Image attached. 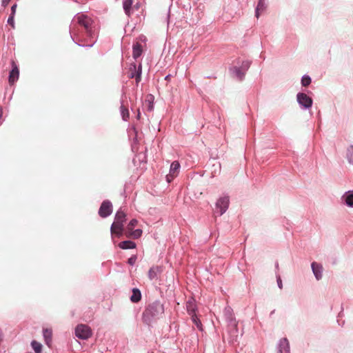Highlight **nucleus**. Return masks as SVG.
Returning <instances> with one entry per match:
<instances>
[{
    "label": "nucleus",
    "instance_id": "obj_34",
    "mask_svg": "<svg viewBox=\"0 0 353 353\" xmlns=\"http://www.w3.org/2000/svg\"><path fill=\"white\" fill-rule=\"evenodd\" d=\"M10 1V0H2V6H7Z\"/></svg>",
    "mask_w": 353,
    "mask_h": 353
},
{
    "label": "nucleus",
    "instance_id": "obj_30",
    "mask_svg": "<svg viewBox=\"0 0 353 353\" xmlns=\"http://www.w3.org/2000/svg\"><path fill=\"white\" fill-rule=\"evenodd\" d=\"M235 70H236V74L237 77L239 78L240 79H241L244 75V73L241 72V70L237 68H235Z\"/></svg>",
    "mask_w": 353,
    "mask_h": 353
},
{
    "label": "nucleus",
    "instance_id": "obj_37",
    "mask_svg": "<svg viewBox=\"0 0 353 353\" xmlns=\"http://www.w3.org/2000/svg\"><path fill=\"white\" fill-rule=\"evenodd\" d=\"M137 118H138V119H139V118H140V112H139V113H138Z\"/></svg>",
    "mask_w": 353,
    "mask_h": 353
},
{
    "label": "nucleus",
    "instance_id": "obj_7",
    "mask_svg": "<svg viewBox=\"0 0 353 353\" xmlns=\"http://www.w3.org/2000/svg\"><path fill=\"white\" fill-rule=\"evenodd\" d=\"M180 170V164L178 161H174L171 163L170 173L166 176L168 183H170L176 176H178Z\"/></svg>",
    "mask_w": 353,
    "mask_h": 353
},
{
    "label": "nucleus",
    "instance_id": "obj_8",
    "mask_svg": "<svg viewBox=\"0 0 353 353\" xmlns=\"http://www.w3.org/2000/svg\"><path fill=\"white\" fill-rule=\"evenodd\" d=\"M112 212V203L109 201H104L99 208V214L105 218L109 216Z\"/></svg>",
    "mask_w": 353,
    "mask_h": 353
},
{
    "label": "nucleus",
    "instance_id": "obj_3",
    "mask_svg": "<svg viewBox=\"0 0 353 353\" xmlns=\"http://www.w3.org/2000/svg\"><path fill=\"white\" fill-rule=\"evenodd\" d=\"M164 308L160 302H154L149 305L146 308L144 314L151 316L152 317H157L163 313Z\"/></svg>",
    "mask_w": 353,
    "mask_h": 353
},
{
    "label": "nucleus",
    "instance_id": "obj_24",
    "mask_svg": "<svg viewBox=\"0 0 353 353\" xmlns=\"http://www.w3.org/2000/svg\"><path fill=\"white\" fill-rule=\"evenodd\" d=\"M137 223L138 221L137 219L131 220L126 228L125 232H129L130 231L133 230L134 227L137 225Z\"/></svg>",
    "mask_w": 353,
    "mask_h": 353
},
{
    "label": "nucleus",
    "instance_id": "obj_14",
    "mask_svg": "<svg viewBox=\"0 0 353 353\" xmlns=\"http://www.w3.org/2000/svg\"><path fill=\"white\" fill-rule=\"evenodd\" d=\"M43 337L46 341V343L48 346H50V343L52 342V332L51 329H43Z\"/></svg>",
    "mask_w": 353,
    "mask_h": 353
},
{
    "label": "nucleus",
    "instance_id": "obj_25",
    "mask_svg": "<svg viewBox=\"0 0 353 353\" xmlns=\"http://www.w3.org/2000/svg\"><path fill=\"white\" fill-rule=\"evenodd\" d=\"M264 4H265V3H264V1L263 0H260L259 1L257 7H256V17H259V12L262 11L263 10Z\"/></svg>",
    "mask_w": 353,
    "mask_h": 353
},
{
    "label": "nucleus",
    "instance_id": "obj_11",
    "mask_svg": "<svg viewBox=\"0 0 353 353\" xmlns=\"http://www.w3.org/2000/svg\"><path fill=\"white\" fill-rule=\"evenodd\" d=\"M279 348V353H290V344L286 338L280 340Z\"/></svg>",
    "mask_w": 353,
    "mask_h": 353
},
{
    "label": "nucleus",
    "instance_id": "obj_16",
    "mask_svg": "<svg viewBox=\"0 0 353 353\" xmlns=\"http://www.w3.org/2000/svg\"><path fill=\"white\" fill-rule=\"evenodd\" d=\"M125 234L128 238L138 239L142 235V230L141 229L133 230L129 232H125Z\"/></svg>",
    "mask_w": 353,
    "mask_h": 353
},
{
    "label": "nucleus",
    "instance_id": "obj_22",
    "mask_svg": "<svg viewBox=\"0 0 353 353\" xmlns=\"http://www.w3.org/2000/svg\"><path fill=\"white\" fill-rule=\"evenodd\" d=\"M121 114L123 120L127 121L129 119L130 113L128 108L123 104L121 105Z\"/></svg>",
    "mask_w": 353,
    "mask_h": 353
},
{
    "label": "nucleus",
    "instance_id": "obj_13",
    "mask_svg": "<svg viewBox=\"0 0 353 353\" xmlns=\"http://www.w3.org/2000/svg\"><path fill=\"white\" fill-rule=\"evenodd\" d=\"M132 50V57L135 59L139 57L143 52L142 46L138 42L133 45Z\"/></svg>",
    "mask_w": 353,
    "mask_h": 353
},
{
    "label": "nucleus",
    "instance_id": "obj_15",
    "mask_svg": "<svg viewBox=\"0 0 353 353\" xmlns=\"http://www.w3.org/2000/svg\"><path fill=\"white\" fill-rule=\"evenodd\" d=\"M119 247L123 250L133 249L136 248V243L131 241H124L119 243Z\"/></svg>",
    "mask_w": 353,
    "mask_h": 353
},
{
    "label": "nucleus",
    "instance_id": "obj_18",
    "mask_svg": "<svg viewBox=\"0 0 353 353\" xmlns=\"http://www.w3.org/2000/svg\"><path fill=\"white\" fill-rule=\"evenodd\" d=\"M343 198L348 206L353 207V191L346 192L343 195Z\"/></svg>",
    "mask_w": 353,
    "mask_h": 353
},
{
    "label": "nucleus",
    "instance_id": "obj_2",
    "mask_svg": "<svg viewBox=\"0 0 353 353\" xmlns=\"http://www.w3.org/2000/svg\"><path fill=\"white\" fill-rule=\"evenodd\" d=\"M74 21H76L81 26L83 27L89 34H91L93 25V21L91 18L83 14H78L74 17Z\"/></svg>",
    "mask_w": 353,
    "mask_h": 353
},
{
    "label": "nucleus",
    "instance_id": "obj_19",
    "mask_svg": "<svg viewBox=\"0 0 353 353\" xmlns=\"http://www.w3.org/2000/svg\"><path fill=\"white\" fill-rule=\"evenodd\" d=\"M186 309L190 315L195 314L196 305L194 300H189L186 303Z\"/></svg>",
    "mask_w": 353,
    "mask_h": 353
},
{
    "label": "nucleus",
    "instance_id": "obj_36",
    "mask_svg": "<svg viewBox=\"0 0 353 353\" xmlns=\"http://www.w3.org/2000/svg\"><path fill=\"white\" fill-rule=\"evenodd\" d=\"M245 67H246V68H248V67H249V63H248V62H246V63H245Z\"/></svg>",
    "mask_w": 353,
    "mask_h": 353
},
{
    "label": "nucleus",
    "instance_id": "obj_5",
    "mask_svg": "<svg viewBox=\"0 0 353 353\" xmlns=\"http://www.w3.org/2000/svg\"><path fill=\"white\" fill-rule=\"evenodd\" d=\"M229 203L230 199L228 196H225L220 198L216 203V212L222 215L228 210Z\"/></svg>",
    "mask_w": 353,
    "mask_h": 353
},
{
    "label": "nucleus",
    "instance_id": "obj_10",
    "mask_svg": "<svg viewBox=\"0 0 353 353\" xmlns=\"http://www.w3.org/2000/svg\"><path fill=\"white\" fill-rule=\"evenodd\" d=\"M12 69L10 72L9 79H8L10 84H13L15 81H17L18 80L19 76V68L17 66V65L15 64L14 61H12Z\"/></svg>",
    "mask_w": 353,
    "mask_h": 353
},
{
    "label": "nucleus",
    "instance_id": "obj_35",
    "mask_svg": "<svg viewBox=\"0 0 353 353\" xmlns=\"http://www.w3.org/2000/svg\"><path fill=\"white\" fill-rule=\"evenodd\" d=\"M149 109L151 110L152 109V104L150 102Z\"/></svg>",
    "mask_w": 353,
    "mask_h": 353
},
{
    "label": "nucleus",
    "instance_id": "obj_26",
    "mask_svg": "<svg viewBox=\"0 0 353 353\" xmlns=\"http://www.w3.org/2000/svg\"><path fill=\"white\" fill-rule=\"evenodd\" d=\"M311 83V79L309 76H303L301 79V84L303 86H307Z\"/></svg>",
    "mask_w": 353,
    "mask_h": 353
},
{
    "label": "nucleus",
    "instance_id": "obj_4",
    "mask_svg": "<svg viewBox=\"0 0 353 353\" xmlns=\"http://www.w3.org/2000/svg\"><path fill=\"white\" fill-rule=\"evenodd\" d=\"M75 334L78 338L85 340L92 336V330L88 325L81 324L77 326Z\"/></svg>",
    "mask_w": 353,
    "mask_h": 353
},
{
    "label": "nucleus",
    "instance_id": "obj_31",
    "mask_svg": "<svg viewBox=\"0 0 353 353\" xmlns=\"http://www.w3.org/2000/svg\"><path fill=\"white\" fill-rule=\"evenodd\" d=\"M137 261V256H132L130 259H128V263L131 265H133Z\"/></svg>",
    "mask_w": 353,
    "mask_h": 353
},
{
    "label": "nucleus",
    "instance_id": "obj_1",
    "mask_svg": "<svg viewBox=\"0 0 353 353\" xmlns=\"http://www.w3.org/2000/svg\"><path fill=\"white\" fill-rule=\"evenodd\" d=\"M125 213L119 210L115 216L114 221L112 224L110 230L112 234L121 236L123 232V223L125 221Z\"/></svg>",
    "mask_w": 353,
    "mask_h": 353
},
{
    "label": "nucleus",
    "instance_id": "obj_23",
    "mask_svg": "<svg viewBox=\"0 0 353 353\" xmlns=\"http://www.w3.org/2000/svg\"><path fill=\"white\" fill-rule=\"evenodd\" d=\"M31 345L35 353H41L42 345L40 343L36 341H32Z\"/></svg>",
    "mask_w": 353,
    "mask_h": 353
},
{
    "label": "nucleus",
    "instance_id": "obj_33",
    "mask_svg": "<svg viewBox=\"0 0 353 353\" xmlns=\"http://www.w3.org/2000/svg\"><path fill=\"white\" fill-rule=\"evenodd\" d=\"M16 8H17V5L14 4L12 6L11 8V14L10 15H13L14 16L15 14V12H16Z\"/></svg>",
    "mask_w": 353,
    "mask_h": 353
},
{
    "label": "nucleus",
    "instance_id": "obj_38",
    "mask_svg": "<svg viewBox=\"0 0 353 353\" xmlns=\"http://www.w3.org/2000/svg\"><path fill=\"white\" fill-rule=\"evenodd\" d=\"M152 353H153V352H152Z\"/></svg>",
    "mask_w": 353,
    "mask_h": 353
},
{
    "label": "nucleus",
    "instance_id": "obj_6",
    "mask_svg": "<svg viewBox=\"0 0 353 353\" xmlns=\"http://www.w3.org/2000/svg\"><path fill=\"white\" fill-rule=\"evenodd\" d=\"M128 77L135 78L137 83H139L141 79V65H139L137 68L135 63H132L129 68Z\"/></svg>",
    "mask_w": 353,
    "mask_h": 353
},
{
    "label": "nucleus",
    "instance_id": "obj_12",
    "mask_svg": "<svg viewBox=\"0 0 353 353\" xmlns=\"http://www.w3.org/2000/svg\"><path fill=\"white\" fill-rule=\"evenodd\" d=\"M312 269L316 279L320 280L322 277V266L316 262H313L312 263Z\"/></svg>",
    "mask_w": 353,
    "mask_h": 353
},
{
    "label": "nucleus",
    "instance_id": "obj_20",
    "mask_svg": "<svg viewBox=\"0 0 353 353\" xmlns=\"http://www.w3.org/2000/svg\"><path fill=\"white\" fill-rule=\"evenodd\" d=\"M160 268L159 266H153L148 271V277L150 280L157 277L158 273L160 272Z\"/></svg>",
    "mask_w": 353,
    "mask_h": 353
},
{
    "label": "nucleus",
    "instance_id": "obj_17",
    "mask_svg": "<svg viewBox=\"0 0 353 353\" xmlns=\"http://www.w3.org/2000/svg\"><path fill=\"white\" fill-rule=\"evenodd\" d=\"M141 299V294L139 290L134 288L132 290V294L130 297V301L133 303L139 302Z\"/></svg>",
    "mask_w": 353,
    "mask_h": 353
},
{
    "label": "nucleus",
    "instance_id": "obj_27",
    "mask_svg": "<svg viewBox=\"0 0 353 353\" xmlns=\"http://www.w3.org/2000/svg\"><path fill=\"white\" fill-rule=\"evenodd\" d=\"M347 157L350 163H353V146L352 145H351L347 149Z\"/></svg>",
    "mask_w": 353,
    "mask_h": 353
},
{
    "label": "nucleus",
    "instance_id": "obj_32",
    "mask_svg": "<svg viewBox=\"0 0 353 353\" xmlns=\"http://www.w3.org/2000/svg\"><path fill=\"white\" fill-rule=\"evenodd\" d=\"M277 283L280 289L283 288V283L280 276H277Z\"/></svg>",
    "mask_w": 353,
    "mask_h": 353
},
{
    "label": "nucleus",
    "instance_id": "obj_29",
    "mask_svg": "<svg viewBox=\"0 0 353 353\" xmlns=\"http://www.w3.org/2000/svg\"><path fill=\"white\" fill-rule=\"evenodd\" d=\"M14 16L13 15H10L8 19V24H10L13 28H14Z\"/></svg>",
    "mask_w": 353,
    "mask_h": 353
},
{
    "label": "nucleus",
    "instance_id": "obj_9",
    "mask_svg": "<svg viewBox=\"0 0 353 353\" xmlns=\"http://www.w3.org/2000/svg\"><path fill=\"white\" fill-rule=\"evenodd\" d=\"M297 101L305 108L311 107L312 104V99L304 93H299L297 94Z\"/></svg>",
    "mask_w": 353,
    "mask_h": 353
},
{
    "label": "nucleus",
    "instance_id": "obj_28",
    "mask_svg": "<svg viewBox=\"0 0 353 353\" xmlns=\"http://www.w3.org/2000/svg\"><path fill=\"white\" fill-rule=\"evenodd\" d=\"M191 316V318H192V321L194 322V323L197 326L198 328H201V321L198 319L196 314H193Z\"/></svg>",
    "mask_w": 353,
    "mask_h": 353
},
{
    "label": "nucleus",
    "instance_id": "obj_21",
    "mask_svg": "<svg viewBox=\"0 0 353 353\" xmlns=\"http://www.w3.org/2000/svg\"><path fill=\"white\" fill-rule=\"evenodd\" d=\"M132 3H133V0H123V9H124L125 13L128 16H130V14H131L130 10H131V7H132Z\"/></svg>",
    "mask_w": 353,
    "mask_h": 353
}]
</instances>
